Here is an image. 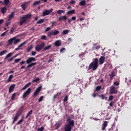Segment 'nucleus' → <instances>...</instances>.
Listing matches in <instances>:
<instances>
[{
    "instance_id": "b1692460",
    "label": "nucleus",
    "mask_w": 131,
    "mask_h": 131,
    "mask_svg": "<svg viewBox=\"0 0 131 131\" xmlns=\"http://www.w3.org/2000/svg\"><path fill=\"white\" fill-rule=\"evenodd\" d=\"M63 20H67V16L66 15L59 17L58 21H63Z\"/></svg>"
},
{
    "instance_id": "e433bc0d",
    "label": "nucleus",
    "mask_w": 131,
    "mask_h": 131,
    "mask_svg": "<svg viewBox=\"0 0 131 131\" xmlns=\"http://www.w3.org/2000/svg\"><path fill=\"white\" fill-rule=\"evenodd\" d=\"M57 14H58V15H62V14H65V11H64V10H58L57 11Z\"/></svg>"
},
{
    "instance_id": "c9c22d12",
    "label": "nucleus",
    "mask_w": 131,
    "mask_h": 131,
    "mask_svg": "<svg viewBox=\"0 0 131 131\" xmlns=\"http://www.w3.org/2000/svg\"><path fill=\"white\" fill-rule=\"evenodd\" d=\"M4 6H8V5L10 4V0H4Z\"/></svg>"
},
{
    "instance_id": "4d7b16f0",
    "label": "nucleus",
    "mask_w": 131,
    "mask_h": 131,
    "mask_svg": "<svg viewBox=\"0 0 131 131\" xmlns=\"http://www.w3.org/2000/svg\"><path fill=\"white\" fill-rule=\"evenodd\" d=\"M33 112V110H31L30 111V112L29 113H28L27 115H28V116H30V115H31V114H32V113Z\"/></svg>"
},
{
    "instance_id": "de8ad7c7",
    "label": "nucleus",
    "mask_w": 131,
    "mask_h": 131,
    "mask_svg": "<svg viewBox=\"0 0 131 131\" xmlns=\"http://www.w3.org/2000/svg\"><path fill=\"white\" fill-rule=\"evenodd\" d=\"M15 28L14 27H12L10 31V34H13V32H14V31H15Z\"/></svg>"
},
{
    "instance_id": "13d9d810",
    "label": "nucleus",
    "mask_w": 131,
    "mask_h": 131,
    "mask_svg": "<svg viewBox=\"0 0 131 131\" xmlns=\"http://www.w3.org/2000/svg\"><path fill=\"white\" fill-rule=\"evenodd\" d=\"M58 95H61V93H58L57 94L54 95V96L53 97L54 100H55V99H56V98H57L58 97Z\"/></svg>"
},
{
    "instance_id": "2f4dec72",
    "label": "nucleus",
    "mask_w": 131,
    "mask_h": 131,
    "mask_svg": "<svg viewBox=\"0 0 131 131\" xmlns=\"http://www.w3.org/2000/svg\"><path fill=\"white\" fill-rule=\"evenodd\" d=\"M51 48H52V45H50L48 46L45 47L43 48V51H47V50H49V49H51Z\"/></svg>"
},
{
    "instance_id": "7c9ffc66",
    "label": "nucleus",
    "mask_w": 131,
    "mask_h": 131,
    "mask_svg": "<svg viewBox=\"0 0 131 131\" xmlns=\"http://www.w3.org/2000/svg\"><path fill=\"white\" fill-rule=\"evenodd\" d=\"M39 4H40V1H35L33 3V7H35V6L39 5Z\"/></svg>"
},
{
    "instance_id": "c756f323",
    "label": "nucleus",
    "mask_w": 131,
    "mask_h": 131,
    "mask_svg": "<svg viewBox=\"0 0 131 131\" xmlns=\"http://www.w3.org/2000/svg\"><path fill=\"white\" fill-rule=\"evenodd\" d=\"M97 46V43H95V44H94L93 45V49H95L96 50H98V49H100L101 48V46Z\"/></svg>"
},
{
    "instance_id": "58836bf2",
    "label": "nucleus",
    "mask_w": 131,
    "mask_h": 131,
    "mask_svg": "<svg viewBox=\"0 0 131 131\" xmlns=\"http://www.w3.org/2000/svg\"><path fill=\"white\" fill-rule=\"evenodd\" d=\"M15 98H16V93H14L12 94L11 98V101H14L15 100Z\"/></svg>"
},
{
    "instance_id": "e2e57ef3",
    "label": "nucleus",
    "mask_w": 131,
    "mask_h": 131,
    "mask_svg": "<svg viewBox=\"0 0 131 131\" xmlns=\"http://www.w3.org/2000/svg\"><path fill=\"white\" fill-rule=\"evenodd\" d=\"M114 104V101H111L109 105H110V107H113Z\"/></svg>"
},
{
    "instance_id": "774afa93",
    "label": "nucleus",
    "mask_w": 131,
    "mask_h": 131,
    "mask_svg": "<svg viewBox=\"0 0 131 131\" xmlns=\"http://www.w3.org/2000/svg\"><path fill=\"white\" fill-rule=\"evenodd\" d=\"M36 53L35 51H32V56H35Z\"/></svg>"
},
{
    "instance_id": "dca6fc26",
    "label": "nucleus",
    "mask_w": 131,
    "mask_h": 131,
    "mask_svg": "<svg viewBox=\"0 0 131 131\" xmlns=\"http://www.w3.org/2000/svg\"><path fill=\"white\" fill-rule=\"evenodd\" d=\"M67 121L68 122V124H75L74 123V120H71V118L68 117L67 119Z\"/></svg>"
},
{
    "instance_id": "bf43d9fd",
    "label": "nucleus",
    "mask_w": 131,
    "mask_h": 131,
    "mask_svg": "<svg viewBox=\"0 0 131 131\" xmlns=\"http://www.w3.org/2000/svg\"><path fill=\"white\" fill-rule=\"evenodd\" d=\"M41 39H43V40H47V36L46 35H42L41 37Z\"/></svg>"
},
{
    "instance_id": "f3484780",
    "label": "nucleus",
    "mask_w": 131,
    "mask_h": 131,
    "mask_svg": "<svg viewBox=\"0 0 131 131\" xmlns=\"http://www.w3.org/2000/svg\"><path fill=\"white\" fill-rule=\"evenodd\" d=\"M23 112V106H21L17 112L16 115L18 116H20L21 114H22V112Z\"/></svg>"
},
{
    "instance_id": "a19ab883",
    "label": "nucleus",
    "mask_w": 131,
    "mask_h": 131,
    "mask_svg": "<svg viewBox=\"0 0 131 131\" xmlns=\"http://www.w3.org/2000/svg\"><path fill=\"white\" fill-rule=\"evenodd\" d=\"M63 34L66 35V34H68L69 33V30H64L62 32Z\"/></svg>"
},
{
    "instance_id": "ddd939ff",
    "label": "nucleus",
    "mask_w": 131,
    "mask_h": 131,
    "mask_svg": "<svg viewBox=\"0 0 131 131\" xmlns=\"http://www.w3.org/2000/svg\"><path fill=\"white\" fill-rule=\"evenodd\" d=\"M105 59H106V58L104 56H101L100 57L99 60L100 65H102V64L104 63V62H105Z\"/></svg>"
},
{
    "instance_id": "f03ea898",
    "label": "nucleus",
    "mask_w": 131,
    "mask_h": 131,
    "mask_svg": "<svg viewBox=\"0 0 131 131\" xmlns=\"http://www.w3.org/2000/svg\"><path fill=\"white\" fill-rule=\"evenodd\" d=\"M19 41L20 39H16V37H14L8 40V45L9 46H11V45H12L13 43H14V45H16V43H18V42H19Z\"/></svg>"
},
{
    "instance_id": "5fc2aeb1",
    "label": "nucleus",
    "mask_w": 131,
    "mask_h": 131,
    "mask_svg": "<svg viewBox=\"0 0 131 131\" xmlns=\"http://www.w3.org/2000/svg\"><path fill=\"white\" fill-rule=\"evenodd\" d=\"M43 98H44L43 96H41V97L39 98V99H38V102H41V101L43 100Z\"/></svg>"
},
{
    "instance_id": "ea45409f",
    "label": "nucleus",
    "mask_w": 131,
    "mask_h": 131,
    "mask_svg": "<svg viewBox=\"0 0 131 131\" xmlns=\"http://www.w3.org/2000/svg\"><path fill=\"white\" fill-rule=\"evenodd\" d=\"M98 97H99L100 98H101L102 100H104V99H107V97H106V96H105V95L104 94H102L101 95H99Z\"/></svg>"
},
{
    "instance_id": "864d4df0",
    "label": "nucleus",
    "mask_w": 131,
    "mask_h": 131,
    "mask_svg": "<svg viewBox=\"0 0 131 131\" xmlns=\"http://www.w3.org/2000/svg\"><path fill=\"white\" fill-rule=\"evenodd\" d=\"M68 101V95H66L63 99V102H67Z\"/></svg>"
},
{
    "instance_id": "a18cd8bd",
    "label": "nucleus",
    "mask_w": 131,
    "mask_h": 131,
    "mask_svg": "<svg viewBox=\"0 0 131 131\" xmlns=\"http://www.w3.org/2000/svg\"><path fill=\"white\" fill-rule=\"evenodd\" d=\"M92 96H93V98H96V97H97V96H99V95H98V93H96V91H95L94 93L92 94Z\"/></svg>"
},
{
    "instance_id": "473e14b6",
    "label": "nucleus",
    "mask_w": 131,
    "mask_h": 131,
    "mask_svg": "<svg viewBox=\"0 0 131 131\" xmlns=\"http://www.w3.org/2000/svg\"><path fill=\"white\" fill-rule=\"evenodd\" d=\"M19 116H18L17 115H16L15 117L13 119V123L15 122V121H17V120H18V118H19Z\"/></svg>"
},
{
    "instance_id": "cd10ccee",
    "label": "nucleus",
    "mask_w": 131,
    "mask_h": 131,
    "mask_svg": "<svg viewBox=\"0 0 131 131\" xmlns=\"http://www.w3.org/2000/svg\"><path fill=\"white\" fill-rule=\"evenodd\" d=\"M6 53H8V50H5L0 52V56H4V55H5V54Z\"/></svg>"
},
{
    "instance_id": "8fccbe9b",
    "label": "nucleus",
    "mask_w": 131,
    "mask_h": 131,
    "mask_svg": "<svg viewBox=\"0 0 131 131\" xmlns=\"http://www.w3.org/2000/svg\"><path fill=\"white\" fill-rule=\"evenodd\" d=\"M45 129V127L43 126H41L40 128H38L37 131H43Z\"/></svg>"
},
{
    "instance_id": "39448f33",
    "label": "nucleus",
    "mask_w": 131,
    "mask_h": 131,
    "mask_svg": "<svg viewBox=\"0 0 131 131\" xmlns=\"http://www.w3.org/2000/svg\"><path fill=\"white\" fill-rule=\"evenodd\" d=\"M31 91H32L31 88H28L27 90L23 94V99H25L27 97V96H29V95H30V93H31Z\"/></svg>"
},
{
    "instance_id": "f8f14e48",
    "label": "nucleus",
    "mask_w": 131,
    "mask_h": 131,
    "mask_svg": "<svg viewBox=\"0 0 131 131\" xmlns=\"http://www.w3.org/2000/svg\"><path fill=\"white\" fill-rule=\"evenodd\" d=\"M32 15L31 14H28L27 15H24L23 17H20V20H23V19H25L27 20V19H30L31 18Z\"/></svg>"
},
{
    "instance_id": "423d86ee",
    "label": "nucleus",
    "mask_w": 131,
    "mask_h": 131,
    "mask_svg": "<svg viewBox=\"0 0 131 131\" xmlns=\"http://www.w3.org/2000/svg\"><path fill=\"white\" fill-rule=\"evenodd\" d=\"M45 47V43L42 42L40 45H37L35 47V50L37 51V52H40L41 50H42V48Z\"/></svg>"
},
{
    "instance_id": "3c124183",
    "label": "nucleus",
    "mask_w": 131,
    "mask_h": 131,
    "mask_svg": "<svg viewBox=\"0 0 131 131\" xmlns=\"http://www.w3.org/2000/svg\"><path fill=\"white\" fill-rule=\"evenodd\" d=\"M113 98H114V97L113 95H110L108 97V101H112V100H113Z\"/></svg>"
},
{
    "instance_id": "20e7f679",
    "label": "nucleus",
    "mask_w": 131,
    "mask_h": 131,
    "mask_svg": "<svg viewBox=\"0 0 131 131\" xmlns=\"http://www.w3.org/2000/svg\"><path fill=\"white\" fill-rule=\"evenodd\" d=\"M60 33V32L57 30H53L48 32L49 37H51L52 35H58Z\"/></svg>"
},
{
    "instance_id": "6ab92c4d",
    "label": "nucleus",
    "mask_w": 131,
    "mask_h": 131,
    "mask_svg": "<svg viewBox=\"0 0 131 131\" xmlns=\"http://www.w3.org/2000/svg\"><path fill=\"white\" fill-rule=\"evenodd\" d=\"M30 85H31V82H29L28 83H27L25 86H24L22 89L21 91H25V90H26V89H27V88H29V86H30Z\"/></svg>"
},
{
    "instance_id": "680f3d73",
    "label": "nucleus",
    "mask_w": 131,
    "mask_h": 131,
    "mask_svg": "<svg viewBox=\"0 0 131 131\" xmlns=\"http://www.w3.org/2000/svg\"><path fill=\"white\" fill-rule=\"evenodd\" d=\"M66 49L65 48H62L60 50V53H64V51H65Z\"/></svg>"
},
{
    "instance_id": "f257e3e1",
    "label": "nucleus",
    "mask_w": 131,
    "mask_h": 131,
    "mask_svg": "<svg viewBox=\"0 0 131 131\" xmlns=\"http://www.w3.org/2000/svg\"><path fill=\"white\" fill-rule=\"evenodd\" d=\"M98 66L99 59H98V58H94L93 61L90 64L88 68V70H91V69H92L93 71H95V70H96V69L98 68Z\"/></svg>"
},
{
    "instance_id": "69168bd1",
    "label": "nucleus",
    "mask_w": 131,
    "mask_h": 131,
    "mask_svg": "<svg viewBox=\"0 0 131 131\" xmlns=\"http://www.w3.org/2000/svg\"><path fill=\"white\" fill-rule=\"evenodd\" d=\"M74 4H75V1L74 0H72L70 3V5H73Z\"/></svg>"
},
{
    "instance_id": "4be33fe9",
    "label": "nucleus",
    "mask_w": 131,
    "mask_h": 131,
    "mask_svg": "<svg viewBox=\"0 0 131 131\" xmlns=\"http://www.w3.org/2000/svg\"><path fill=\"white\" fill-rule=\"evenodd\" d=\"M14 16H15V12H12L10 15H9L8 21H11L13 19Z\"/></svg>"
},
{
    "instance_id": "79ce46f5",
    "label": "nucleus",
    "mask_w": 131,
    "mask_h": 131,
    "mask_svg": "<svg viewBox=\"0 0 131 131\" xmlns=\"http://www.w3.org/2000/svg\"><path fill=\"white\" fill-rule=\"evenodd\" d=\"M101 89H102V86L101 85H99V86H96V92H99Z\"/></svg>"
},
{
    "instance_id": "7ed1b4c3",
    "label": "nucleus",
    "mask_w": 131,
    "mask_h": 131,
    "mask_svg": "<svg viewBox=\"0 0 131 131\" xmlns=\"http://www.w3.org/2000/svg\"><path fill=\"white\" fill-rule=\"evenodd\" d=\"M74 126V124H67L64 127V131H71Z\"/></svg>"
},
{
    "instance_id": "052dcab7",
    "label": "nucleus",
    "mask_w": 131,
    "mask_h": 131,
    "mask_svg": "<svg viewBox=\"0 0 131 131\" xmlns=\"http://www.w3.org/2000/svg\"><path fill=\"white\" fill-rule=\"evenodd\" d=\"M11 24V21L10 20L6 21V26H7L8 27V26H9V25H10Z\"/></svg>"
},
{
    "instance_id": "49530a36",
    "label": "nucleus",
    "mask_w": 131,
    "mask_h": 131,
    "mask_svg": "<svg viewBox=\"0 0 131 131\" xmlns=\"http://www.w3.org/2000/svg\"><path fill=\"white\" fill-rule=\"evenodd\" d=\"M85 53L84 52H82L81 54L79 55V57L80 58H83L84 57Z\"/></svg>"
},
{
    "instance_id": "9d476101",
    "label": "nucleus",
    "mask_w": 131,
    "mask_h": 131,
    "mask_svg": "<svg viewBox=\"0 0 131 131\" xmlns=\"http://www.w3.org/2000/svg\"><path fill=\"white\" fill-rule=\"evenodd\" d=\"M36 61V58L35 57H29L28 59L26 60L27 64H30V63H32V62H35Z\"/></svg>"
},
{
    "instance_id": "f704fd0d",
    "label": "nucleus",
    "mask_w": 131,
    "mask_h": 131,
    "mask_svg": "<svg viewBox=\"0 0 131 131\" xmlns=\"http://www.w3.org/2000/svg\"><path fill=\"white\" fill-rule=\"evenodd\" d=\"M12 55H13V53H12V52L7 54V56H5V60H6V59H8V58H10V57H11Z\"/></svg>"
},
{
    "instance_id": "aec40b11",
    "label": "nucleus",
    "mask_w": 131,
    "mask_h": 131,
    "mask_svg": "<svg viewBox=\"0 0 131 131\" xmlns=\"http://www.w3.org/2000/svg\"><path fill=\"white\" fill-rule=\"evenodd\" d=\"M54 45H55V47H60L61 45V41L60 40H56Z\"/></svg>"
},
{
    "instance_id": "0eeeda50",
    "label": "nucleus",
    "mask_w": 131,
    "mask_h": 131,
    "mask_svg": "<svg viewBox=\"0 0 131 131\" xmlns=\"http://www.w3.org/2000/svg\"><path fill=\"white\" fill-rule=\"evenodd\" d=\"M117 90H115V86H111L110 89V94L111 95H115L117 94Z\"/></svg>"
},
{
    "instance_id": "37998d69",
    "label": "nucleus",
    "mask_w": 131,
    "mask_h": 131,
    "mask_svg": "<svg viewBox=\"0 0 131 131\" xmlns=\"http://www.w3.org/2000/svg\"><path fill=\"white\" fill-rule=\"evenodd\" d=\"M23 121H24V119H21L20 120H19V121L17 122L16 125H19V124H21V123H22Z\"/></svg>"
},
{
    "instance_id": "412c9836",
    "label": "nucleus",
    "mask_w": 131,
    "mask_h": 131,
    "mask_svg": "<svg viewBox=\"0 0 131 131\" xmlns=\"http://www.w3.org/2000/svg\"><path fill=\"white\" fill-rule=\"evenodd\" d=\"M109 76H110V80H113V78H114V76H115V72H112L111 74L109 75Z\"/></svg>"
},
{
    "instance_id": "338daca9",
    "label": "nucleus",
    "mask_w": 131,
    "mask_h": 131,
    "mask_svg": "<svg viewBox=\"0 0 131 131\" xmlns=\"http://www.w3.org/2000/svg\"><path fill=\"white\" fill-rule=\"evenodd\" d=\"M50 30H51V28L50 27H48L46 28L45 32H48V31H50Z\"/></svg>"
},
{
    "instance_id": "6e6d98bb",
    "label": "nucleus",
    "mask_w": 131,
    "mask_h": 131,
    "mask_svg": "<svg viewBox=\"0 0 131 131\" xmlns=\"http://www.w3.org/2000/svg\"><path fill=\"white\" fill-rule=\"evenodd\" d=\"M19 61H21V58H17L14 60V63H18Z\"/></svg>"
},
{
    "instance_id": "603ef678",
    "label": "nucleus",
    "mask_w": 131,
    "mask_h": 131,
    "mask_svg": "<svg viewBox=\"0 0 131 131\" xmlns=\"http://www.w3.org/2000/svg\"><path fill=\"white\" fill-rule=\"evenodd\" d=\"M31 50H32V46H29V47L27 48V52H30V51H31Z\"/></svg>"
},
{
    "instance_id": "393cba45",
    "label": "nucleus",
    "mask_w": 131,
    "mask_h": 131,
    "mask_svg": "<svg viewBox=\"0 0 131 131\" xmlns=\"http://www.w3.org/2000/svg\"><path fill=\"white\" fill-rule=\"evenodd\" d=\"M79 5H80V6H81V7H83V6H85V5H86V3H85V0L81 1L79 3Z\"/></svg>"
},
{
    "instance_id": "4468645a",
    "label": "nucleus",
    "mask_w": 131,
    "mask_h": 131,
    "mask_svg": "<svg viewBox=\"0 0 131 131\" xmlns=\"http://www.w3.org/2000/svg\"><path fill=\"white\" fill-rule=\"evenodd\" d=\"M16 86V84H12L9 88V93H13L14 92V90H15V87Z\"/></svg>"
},
{
    "instance_id": "4c0bfd02",
    "label": "nucleus",
    "mask_w": 131,
    "mask_h": 131,
    "mask_svg": "<svg viewBox=\"0 0 131 131\" xmlns=\"http://www.w3.org/2000/svg\"><path fill=\"white\" fill-rule=\"evenodd\" d=\"M13 75H10L8 78L7 82H11V81H12V78H13Z\"/></svg>"
},
{
    "instance_id": "09e8293b",
    "label": "nucleus",
    "mask_w": 131,
    "mask_h": 131,
    "mask_svg": "<svg viewBox=\"0 0 131 131\" xmlns=\"http://www.w3.org/2000/svg\"><path fill=\"white\" fill-rule=\"evenodd\" d=\"M26 45V41H25V42H23L22 43H21L20 45H19L18 46V48H22V47H23V46Z\"/></svg>"
},
{
    "instance_id": "a211bd4d",
    "label": "nucleus",
    "mask_w": 131,
    "mask_h": 131,
    "mask_svg": "<svg viewBox=\"0 0 131 131\" xmlns=\"http://www.w3.org/2000/svg\"><path fill=\"white\" fill-rule=\"evenodd\" d=\"M107 125H108V122L105 121L102 124V130H104V129H106V127H107Z\"/></svg>"
},
{
    "instance_id": "9b49d317",
    "label": "nucleus",
    "mask_w": 131,
    "mask_h": 131,
    "mask_svg": "<svg viewBox=\"0 0 131 131\" xmlns=\"http://www.w3.org/2000/svg\"><path fill=\"white\" fill-rule=\"evenodd\" d=\"M62 120L58 121L57 123H56L54 125L55 127V129H58V128L62 125Z\"/></svg>"
},
{
    "instance_id": "5701e85b",
    "label": "nucleus",
    "mask_w": 131,
    "mask_h": 131,
    "mask_svg": "<svg viewBox=\"0 0 131 131\" xmlns=\"http://www.w3.org/2000/svg\"><path fill=\"white\" fill-rule=\"evenodd\" d=\"M35 65H36V62H31L29 63L27 67V68H31V67H33Z\"/></svg>"
},
{
    "instance_id": "a878e982",
    "label": "nucleus",
    "mask_w": 131,
    "mask_h": 131,
    "mask_svg": "<svg viewBox=\"0 0 131 131\" xmlns=\"http://www.w3.org/2000/svg\"><path fill=\"white\" fill-rule=\"evenodd\" d=\"M1 13L2 14H6V13H7V8H6V7H2L1 8Z\"/></svg>"
},
{
    "instance_id": "c03bdc74",
    "label": "nucleus",
    "mask_w": 131,
    "mask_h": 131,
    "mask_svg": "<svg viewBox=\"0 0 131 131\" xmlns=\"http://www.w3.org/2000/svg\"><path fill=\"white\" fill-rule=\"evenodd\" d=\"M39 80H40V79H39V78H37L35 79H33L32 80V82H38Z\"/></svg>"
},
{
    "instance_id": "2eb2a0df",
    "label": "nucleus",
    "mask_w": 131,
    "mask_h": 131,
    "mask_svg": "<svg viewBox=\"0 0 131 131\" xmlns=\"http://www.w3.org/2000/svg\"><path fill=\"white\" fill-rule=\"evenodd\" d=\"M28 4V2H24L21 5V7L22 8L23 11H26V7H27V5Z\"/></svg>"
},
{
    "instance_id": "1a4fd4ad",
    "label": "nucleus",
    "mask_w": 131,
    "mask_h": 131,
    "mask_svg": "<svg viewBox=\"0 0 131 131\" xmlns=\"http://www.w3.org/2000/svg\"><path fill=\"white\" fill-rule=\"evenodd\" d=\"M42 88V86H40L36 89V91L34 92L33 94V97H35L38 95V94H39V92H40V91H41Z\"/></svg>"
},
{
    "instance_id": "c85d7f7f",
    "label": "nucleus",
    "mask_w": 131,
    "mask_h": 131,
    "mask_svg": "<svg viewBox=\"0 0 131 131\" xmlns=\"http://www.w3.org/2000/svg\"><path fill=\"white\" fill-rule=\"evenodd\" d=\"M27 22V19H24L23 20L20 21L19 23L20 26H21V25H24V23H26Z\"/></svg>"
},
{
    "instance_id": "72a5a7b5",
    "label": "nucleus",
    "mask_w": 131,
    "mask_h": 131,
    "mask_svg": "<svg viewBox=\"0 0 131 131\" xmlns=\"http://www.w3.org/2000/svg\"><path fill=\"white\" fill-rule=\"evenodd\" d=\"M45 22V19H41L37 21L36 24H41Z\"/></svg>"
},
{
    "instance_id": "6e6552de",
    "label": "nucleus",
    "mask_w": 131,
    "mask_h": 131,
    "mask_svg": "<svg viewBox=\"0 0 131 131\" xmlns=\"http://www.w3.org/2000/svg\"><path fill=\"white\" fill-rule=\"evenodd\" d=\"M54 11V9L53 8H51L50 10H46L42 13V16L43 17H45V16H48L50 15Z\"/></svg>"
},
{
    "instance_id": "bb28decb",
    "label": "nucleus",
    "mask_w": 131,
    "mask_h": 131,
    "mask_svg": "<svg viewBox=\"0 0 131 131\" xmlns=\"http://www.w3.org/2000/svg\"><path fill=\"white\" fill-rule=\"evenodd\" d=\"M75 10H74L69 11L67 13V15H73V14H75Z\"/></svg>"
},
{
    "instance_id": "0e129e2a",
    "label": "nucleus",
    "mask_w": 131,
    "mask_h": 131,
    "mask_svg": "<svg viewBox=\"0 0 131 131\" xmlns=\"http://www.w3.org/2000/svg\"><path fill=\"white\" fill-rule=\"evenodd\" d=\"M114 85H116V86L119 85V82L117 81L114 82Z\"/></svg>"
}]
</instances>
